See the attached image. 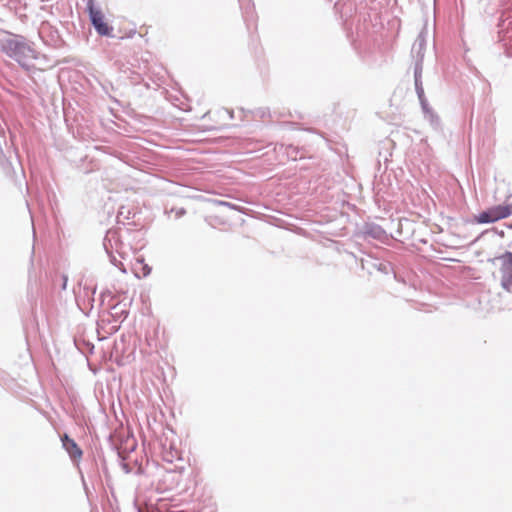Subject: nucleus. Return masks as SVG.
<instances>
[{
	"instance_id": "obj_1",
	"label": "nucleus",
	"mask_w": 512,
	"mask_h": 512,
	"mask_svg": "<svg viewBox=\"0 0 512 512\" xmlns=\"http://www.w3.org/2000/svg\"><path fill=\"white\" fill-rule=\"evenodd\" d=\"M512 214V205L500 204L492 206L475 216V220L479 224L494 223L501 219H505Z\"/></svg>"
},
{
	"instance_id": "obj_2",
	"label": "nucleus",
	"mask_w": 512,
	"mask_h": 512,
	"mask_svg": "<svg viewBox=\"0 0 512 512\" xmlns=\"http://www.w3.org/2000/svg\"><path fill=\"white\" fill-rule=\"evenodd\" d=\"M87 7L89 10L90 19L96 31L102 36H110L113 29L108 25L107 22H105L102 12L94 7L93 0L88 1Z\"/></svg>"
},
{
	"instance_id": "obj_3",
	"label": "nucleus",
	"mask_w": 512,
	"mask_h": 512,
	"mask_svg": "<svg viewBox=\"0 0 512 512\" xmlns=\"http://www.w3.org/2000/svg\"><path fill=\"white\" fill-rule=\"evenodd\" d=\"M499 260L501 262V271H502V286L507 291H511L512 289V253L506 252L498 258H495L493 261Z\"/></svg>"
},
{
	"instance_id": "obj_4",
	"label": "nucleus",
	"mask_w": 512,
	"mask_h": 512,
	"mask_svg": "<svg viewBox=\"0 0 512 512\" xmlns=\"http://www.w3.org/2000/svg\"><path fill=\"white\" fill-rule=\"evenodd\" d=\"M62 443L66 451L73 459H78L82 456V451L76 444V442L69 438L67 435L62 437Z\"/></svg>"
},
{
	"instance_id": "obj_5",
	"label": "nucleus",
	"mask_w": 512,
	"mask_h": 512,
	"mask_svg": "<svg viewBox=\"0 0 512 512\" xmlns=\"http://www.w3.org/2000/svg\"><path fill=\"white\" fill-rule=\"evenodd\" d=\"M136 265L140 266L139 268H135L138 276L141 275L143 277H146L151 273V268L146 263H144V259H137Z\"/></svg>"
},
{
	"instance_id": "obj_6",
	"label": "nucleus",
	"mask_w": 512,
	"mask_h": 512,
	"mask_svg": "<svg viewBox=\"0 0 512 512\" xmlns=\"http://www.w3.org/2000/svg\"><path fill=\"white\" fill-rule=\"evenodd\" d=\"M217 203H218V204H220V205L228 206V207H230V208H234V206H233V205H231V204H230V203H228V202L218 201Z\"/></svg>"
}]
</instances>
